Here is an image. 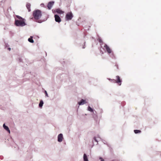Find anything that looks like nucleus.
Returning a JSON list of instances; mask_svg holds the SVG:
<instances>
[{"mask_svg":"<svg viewBox=\"0 0 161 161\" xmlns=\"http://www.w3.org/2000/svg\"><path fill=\"white\" fill-rule=\"evenodd\" d=\"M33 15L35 19H40L42 16V14L41 11L39 10H35L33 12Z\"/></svg>","mask_w":161,"mask_h":161,"instance_id":"f257e3e1","label":"nucleus"},{"mask_svg":"<svg viewBox=\"0 0 161 161\" xmlns=\"http://www.w3.org/2000/svg\"><path fill=\"white\" fill-rule=\"evenodd\" d=\"M116 79H108V80L111 82L114 83H117L119 86H120L121 84L122 80H121L120 77L117 75L116 77Z\"/></svg>","mask_w":161,"mask_h":161,"instance_id":"f03ea898","label":"nucleus"},{"mask_svg":"<svg viewBox=\"0 0 161 161\" xmlns=\"http://www.w3.org/2000/svg\"><path fill=\"white\" fill-rule=\"evenodd\" d=\"M25 20H15V25L17 26H23L26 25Z\"/></svg>","mask_w":161,"mask_h":161,"instance_id":"7ed1b4c3","label":"nucleus"},{"mask_svg":"<svg viewBox=\"0 0 161 161\" xmlns=\"http://www.w3.org/2000/svg\"><path fill=\"white\" fill-rule=\"evenodd\" d=\"M73 17V15L71 12H69L67 13L65 19L67 21L70 20L72 19Z\"/></svg>","mask_w":161,"mask_h":161,"instance_id":"20e7f679","label":"nucleus"},{"mask_svg":"<svg viewBox=\"0 0 161 161\" xmlns=\"http://www.w3.org/2000/svg\"><path fill=\"white\" fill-rule=\"evenodd\" d=\"M104 47L105 48L106 51L108 53V54L112 53V54L113 55V56L112 57L113 58H114V55L113 53L112 52V51L111 50V49L110 48V47L106 44H105L104 46Z\"/></svg>","mask_w":161,"mask_h":161,"instance_id":"39448f33","label":"nucleus"},{"mask_svg":"<svg viewBox=\"0 0 161 161\" xmlns=\"http://www.w3.org/2000/svg\"><path fill=\"white\" fill-rule=\"evenodd\" d=\"M55 19L56 22L60 23L61 21V19L59 16L57 14L54 15Z\"/></svg>","mask_w":161,"mask_h":161,"instance_id":"423d86ee","label":"nucleus"},{"mask_svg":"<svg viewBox=\"0 0 161 161\" xmlns=\"http://www.w3.org/2000/svg\"><path fill=\"white\" fill-rule=\"evenodd\" d=\"M54 3V2L53 1H51L49 2L47 5V7L49 9H50L53 6V5Z\"/></svg>","mask_w":161,"mask_h":161,"instance_id":"0eeeda50","label":"nucleus"},{"mask_svg":"<svg viewBox=\"0 0 161 161\" xmlns=\"http://www.w3.org/2000/svg\"><path fill=\"white\" fill-rule=\"evenodd\" d=\"M63 139V136L62 134H60L58 136V141L59 142L62 141Z\"/></svg>","mask_w":161,"mask_h":161,"instance_id":"6e6552de","label":"nucleus"},{"mask_svg":"<svg viewBox=\"0 0 161 161\" xmlns=\"http://www.w3.org/2000/svg\"><path fill=\"white\" fill-rule=\"evenodd\" d=\"M55 11L57 13L59 14H63L64 12L62 11L59 8H57L55 9Z\"/></svg>","mask_w":161,"mask_h":161,"instance_id":"1a4fd4ad","label":"nucleus"},{"mask_svg":"<svg viewBox=\"0 0 161 161\" xmlns=\"http://www.w3.org/2000/svg\"><path fill=\"white\" fill-rule=\"evenodd\" d=\"M3 126L4 128L9 133H10V130L8 128V127L7 126L5 125V124H4L3 125Z\"/></svg>","mask_w":161,"mask_h":161,"instance_id":"9d476101","label":"nucleus"},{"mask_svg":"<svg viewBox=\"0 0 161 161\" xmlns=\"http://www.w3.org/2000/svg\"><path fill=\"white\" fill-rule=\"evenodd\" d=\"M31 5L30 3H27L26 4V7L28 9L29 12H30L31 11Z\"/></svg>","mask_w":161,"mask_h":161,"instance_id":"9b49d317","label":"nucleus"},{"mask_svg":"<svg viewBox=\"0 0 161 161\" xmlns=\"http://www.w3.org/2000/svg\"><path fill=\"white\" fill-rule=\"evenodd\" d=\"M85 103H86V102H85V100L82 99L81 100L80 102L78 103V104L79 105H82L84 104Z\"/></svg>","mask_w":161,"mask_h":161,"instance_id":"f8f14e48","label":"nucleus"},{"mask_svg":"<svg viewBox=\"0 0 161 161\" xmlns=\"http://www.w3.org/2000/svg\"><path fill=\"white\" fill-rule=\"evenodd\" d=\"M83 159L84 161H88L87 156L86 154H84L83 155Z\"/></svg>","mask_w":161,"mask_h":161,"instance_id":"ddd939ff","label":"nucleus"},{"mask_svg":"<svg viewBox=\"0 0 161 161\" xmlns=\"http://www.w3.org/2000/svg\"><path fill=\"white\" fill-rule=\"evenodd\" d=\"M33 37L32 36H31L28 39V41L29 42L31 43H33L34 42V41L33 39Z\"/></svg>","mask_w":161,"mask_h":161,"instance_id":"4468645a","label":"nucleus"},{"mask_svg":"<svg viewBox=\"0 0 161 161\" xmlns=\"http://www.w3.org/2000/svg\"><path fill=\"white\" fill-rule=\"evenodd\" d=\"M43 104V101L42 100L41 101L39 105V107L40 108L42 107V106Z\"/></svg>","mask_w":161,"mask_h":161,"instance_id":"2eb2a0df","label":"nucleus"},{"mask_svg":"<svg viewBox=\"0 0 161 161\" xmlns=\"http://www.w3.org/2000/svg\"><path fill=\"white\" fill-rule=\"evenodd\" d=\"M134 132L135 133L137 134L141 132V131L140 130H134Z\"/></svg>","mask_w":161,"mask_h":161,"instance_id":"dca6fc26","label":"nucleus"},{"mask_svg":"<svg viewBox=\"0 0 161 161\" xmlns=\"http://www.w3.org/2000/svg\"><path fill=\"white\" fill-rule=\"evenodd\" d=\"M88 110L91 112L93 111V109L90 106H89L88 107Z\"/></svg>","mask_w":161,"mask_h":161,"instance_id":"f3484780","label":"nucleus"},{"mask_svg":"<svg viewBox=\"0 0 161 161\" xmlns=\"http://www.w3.org/2000/svg\"><path fill=\"white\" fill-rule=\"evenodd\" d=\"M17 17L19 20H25L24 19L22 18L21 17L19 16H17Z\"/></svg>","mask_w":161,"mask_h":161,"instance_id":"a211bd4d","label":"nucleus"},{"mask_svg":"<svg viewBox=\"0 0 161 161\" xmlns=\"http://www.w3.org/2000/svg\"><path fill=\"white\" fill-rule=\"evenodd\" d=\"M45 93L46 96L47 97H48V94H47V91H45Z\"/></svg>","mask_w":161,"mask_h":161,"instance_id":"6ab92c4d","label":"nucleus"},{"mask_svg":"<svg viewBox=\"0 0 161 161\" xmlns=\"http://www.w3.org/2000/svg\"><path fill=\"white\" fill-rule=\"evenodd\" d=\"M100 159L101 160V161H104V159L102 158H100Z\"/></svg>","mask_w":161,"mask_h":161,"instance_id":"aec40b11","label":"nucleus"},{"mask_svg":"<svg viewBox=\"0 0 161 161\" xmlns=\"http://www.w3.org/2000/svg\"><path fill=\"white\" fill-rule=\"evenodd\" d=\"M94 139L96 142H97V140L96 139V137H94Z\"/></svg>","mask_w":161,"mask_h":161,"instance_id":"412c9836","label":"nucleus"},{"mask_svg":"<svg viewBox=\"0 0 161 161\" xmlns=\"http://www.w3.org/2000/svg\"><path fill=\"white\" fill-rule=\"evenodd\" d=\"M94 139L96 142H97V140L96 139V137H94Z\"/></svg>","mask_w":161,"mask_h":161,"instance_id":"4be33fe9","label":"nucleus"},{"mask_svg":"<svg viewBox=\"0 0 161 161\" xmlns=\"http://www.w3.org/2000/svg\"><path fill=\"white\" fill-rule=\"evenodd\" d=\"M10 49H10V48H8V50H9V51H10Z\"/></svg>","mask_w":161,"mask_h":161,"instance_id":"5701e85b","label":"nucleus"}]
</instances>
